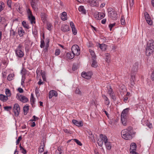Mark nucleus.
I'll return each instance as SVG.
<instances>
[{
  "instance_id": "obj_1",
  "label": "nucleus",
  "mask_w": 154,
  "mask_h": 154,
  "mask_svg": "<svg viewBox=\"0 0 154 154\" xmlns=\"http://www.w3.org/2000/svg\"><path fill=\"white\" fill-rule=\"evenodd\" d=\"M121 134L122 137L126 140H130L132 138V134H133V128L131 127H128L126 129L122 130Z\"/></svg>"
},
{
  "instance_id": "obj_2",
  "label": "nucleus",
  "mask_w": 154,
  "mask_h": 154,
  "mask_svg": "<svg viewBox=\"0 0 154 154\" xmlns=\"http://www.w3.org/2000/svg\"><path fill=\"white\" fill-rule=\"evenodd\" d=\"M128 112V108L124 109L121 114V120L122 124L126 126L127 125V116Z\"/></svg>"
},
{
  "instance_id": "obj_3",
  "label": "nucleus",
  "mask_w": 154,
  "mask_h": 154,
  "mask_svg": "<svg viewBox=\"0 0 154 154\" xmlns=\"http://www.w3.org/2000/svg\"><path fill=\"white\" fill-rule=\"evenodd\" d=\"M72 53L75 55L78 56L80 54V50L79 46L76 45H73L72 47Z\"/></svg>"
},
{
  "instance_id": "obj_4",
  "label": "nucleus",
  "mask_w": 154,
  "mask_h": 154,
  "mask_svg": "<svg viewBox=\"0 0 154 154\" xmlns=\"http://www.w3.org/2000/svg\"><path fill=\"white\" fill-rule=\"evenodd\" d=\"M22 47L21 45L19 44L15 51L16 55L19 57H22L24 55L23 52L21 50Z\"/></svg>"
},
{
  "instance_id": "obj_5",
  "label": "nucleus",
  "mask_w": 154,
  "mask_h": 154,
  "mask_svg": "<svg viewBox=\"0 0 154 154\" xmlns=\"http://www.w3.org/2000/svg\"><path fill=\"white\" fill-rule=\"evenodd\" d=\"M109 16L113 20H116L117 18V14L115 10H111L108 12Z\"/></svg>"
},
{
  "instance_id": "obj_6",
  "label": "nucleus",
  "mask_w": 154,
  "mask_h": 154,
  "mask_svg": "<svg viewBox=\"0 0 154 154\" xmlns=\"http://www.w3.org/2000/svg\"><path fill=\"white\" fill-rule=\"evenodd\" d=\"M16 97L18 100L23 103H25L28 101V99L27 98L24 96L20 94H17Z\"/></svg>"
},
{
  "instance_id": "obj_7",
  "label": "nucleus",
  "mask_w": 154,
  "mask_h": 154,
  "mask_svg": "<svg viewBox=\"0 0 154 154\" xmlns=\"http://www.w3.org/2000/svg\"><path fill=\"white\" fill-rule=\"evenodd\" d=\"M94 16L96 19L100 20L104 17L105 14L103 13L97 12L94 14Z\"/></svg>"
},
{
  "instance_id": "obj_8",
  "label": "nucleus",
  "mask_w": 154,
  "mask_h": 154,
  "mask_svg": "<svg viewBox=\"0 0 154 154\" xmlns=\"http://www.w3.org/2000/svg\"><path fill=\"white\" fill-rule=\"evenodd\" d=\"M144 15L147 23L149 25H152V22L149 14L147 12H145L144 13Z\"/></svg>"
},
{
  "instance_id": "obj_9",
  "label": "nucleus",
  "mask_w": 154,
  "mask_h": 154,
  "mask_svg": "<svg viewBox=\"0 0 154 154\" xmlns=\"http://www.w3.org/2000/svg\"><path fill=\"white\" fill-rule=\"evenodd\" d=\"M20 107L18 104H15L14 106L13 110L16 116H18L20 112Z\"/></svg>"
},
{
  "instance_id": "obj_10",
  "label": "nucleus",
  "mask_w": 154,
  "mask_h": 154,
  "mask_svg": "<svg viewBox=\"0 0 154 154\" xmlns=\"http://www.w3.org/2000/svg\"><path fill=\"white\" fill-rule=\"evenodd\" d=\"M92 74L91 72H83L82 73V76L88 79H90L91 78V76Z\"/></svg>"
},
{
  "instance_id": "obj_11",
  "label": "nucleus",
  "mask_w": 154,
  "mask_h": 154,
  "mask_svg": "<svg viewBox=\"0 0 154 154\" xmlns=\"http://www.w3.org/2000/svg\"><path fill=\"white\" fill-rule=\"evenodd\" d=\"M146 48L154 49V42L153 40H150L148 42Z\"/></svg>"
},
{
  "instance_id": "obj_12",
  "label": "nucleus",
  "mask_w": 154,
  "mask_h": 154,
  "mask_svg": "<svg viewBox=\"0 0 154 154\" xmlns=\"http://www.w3.org/2000/svg\"><path fill=\"white\" fill-rule=\"evenodd\" d=\"M38 0H32L31 2V6L32 9L35 10L37 8V4L38 3Z\"/></svg>"
},
{
  "instance_id": "obj_13",
  "label": "nucleus",
  "mask_w": 154,
  "mask_h": 154,
  "mask_svg": "<svg viewBox=\"0 0 154 154\" xmlns=\"http://www.w3.org/2000/svg\"><path fill=\"white\" fill-rule=\"evenodd\" d=\"M58 94L57 92L54 90H51L49 93L48 97L49 99H51L53 96H57Z\"/></svg>"
},
{
  "instance_id": "obj_14",
  "label": "nucleus",
  "mask_w": 154,
  "mask_h": 154,
  "mask_svg": "<svg viewBox=\"0 0 154 154\" xmlns=\"http://www.w3.org/2000/svg\"><path fill=\"white\" fill-rule=\"evenodd\" d=\"M35 17L32 15L30 10H29V20L31 24H33L35 23Z\"/></svg>"
},
{
  "instance_id": "obj_15",
  "label": "nucleus",
  "mask_w": 154,
  "mask_h": 154,
  "mask_svg": "<svg viewBox=\"0 0 154 154\" xmlns=\"http://www.w3.org/2000/svg\"><path fill=\"white\" fill-rule=\"evenodd\" d=\"M72 122L74 124L79 127L82 126L83 125L82 121H80L79 122L76 120H73L72 121Z\"/></svg>"
},
{
  "instance_id": "obj_16",
  "label": "nucleus",
  "mask_w": 154,
  "mask_h": 154,
  "mask_svg": "<svg viewBox=\"0 0 154 154\" xmlns=\"http://www.w3.org/2000/svg\"><path fill=\"white\" fill-rule=\"evenodd\" d=\"M154 51V49H152V48H146V56H149Z\"/></svg>"
},
{
  "instance_id": "obj_17",
  "label": "nucleus",
  "mask_w": 154,
  "mask_h": 154,
  "mask_svg": "<svg viewBox=\"0 0 154 154\" xmlns=\"http://www.w3.org/2000/svg\"><path fill=\"white\" fill-rule=\"evenodd\" d=\"M8 99V96L2 94H0V100L2 101L3 102H5L7 101Z\"/></svg>"
},
{
  "instance_id": "obj_18",
  "label": "nucleus",
  "mask_w": 154,
  "mask_h": 154,
  "mask_svg": "<svg viewBox=\"0 0 154 154\" xmlns=\"http://www.w3.org/2000/svg\"><path fill=\"white\" fill-rule=\"evenodd\" d=\"M137 148L136 144L134 143H133L130 145V151L132 152L133 151H136Z\"/></svg>"
},
{
  "instance_id": "obj_19",
  "label": "nucleus",
  "mask_w": 154,
  "mask_h": 154,
  "mask_svg": "<svg viewBox=\"0 0 154 154\" xmlns=\"http://www.w3.org/2000/svg\"><path fill=\"white\" fill-rule=\"evenodd\" d=\"M61 29L63 32H67L69 30V26L66 25H63L62 26Z\"/></svg>"
},
{
  "instance_id": "obj_20",
  "label": "nucleus",
  "mask_w": 154,
  "mask_h": 154,
  "mask_svg": "<svg viewBox=\"0 0 154 154\" xmlns=\"http://www.w3.org/2000/svg\"><path fill=\"white\" fill-rule=\"evenodd\" d=\"M138 63L137 62H136L133 65L131 70L134 72H136L138 69Z\"/></svg>"
},
{
  "instance_id": "obj_21",
  "label": "nucleus",
  "mask_w": 154,
  "mask_h": 154,
  "mask_svg": "<svg viewBox=\"0 0 154 154\" xmlns=\"http://www.w3.org/2000/svg\"><path fill=\"white\" fill-rule=\"evenodd\" d=\"M47 15L45 13H42L41 14V17L42 20L44 22L46 20Z\"/></svg>"
},
{
  "instance_id": "obj_22",
  "label": "nucleus",
  "mask_w": 154,
  "mask_h": 154,
  "mask_svg": "<svg viewBox=\"0 0 154 154\" xmlns=\"http://www.w3.org/2000/svg\"><path fill=\"white\" fill-rule=\"evenodd\" d=\"M61 18L62 20H65L67 19V13L65 12H62L61 15Z\"/></svg>"
},
{
  "instance_id": "obj_23",
  "label": "nucleus",
  "mask_w": 154,
  "mask_h": 154,
  "mask_svg": "<svg viewBox=\"0 0 154 154\" xmlns=\"http://www.w3.org/2000/svg\"><path fill=\"white\" fill-rule=\"evenodd\" d=\"M35 100V99L34 97L33 94H31L30 98V102L31 103V104L33 107L35 106L34 105Z\"/></svg>"
},
{
  "instance_id": "obj_24",
  "label": "nucleus",
  "mask_w": 154,
  "mask_h": 154,
  "mask_svg": "<svg viewBox=\"0 0 154 154\" xmlns=\"http://www.w3.org/2000/svg\"><path fill=\"white\" fill-rule=\"evenodd\" d=\"M100 137L101 138V140H102L103 142H104V143L108 141V139L107 137L105 135L102 134H100Z\"/></svg>"
},
{
  "instance_id": "obj_25",
  "label": "nucleus",
  "mask_w": 154,
  "mask_h": 154,
  "mask_svg": "<svg viewBox=\"0 0 154 154\" xmlns=\"http://www.w3.org/2000/svg\"><path fill=\"white\" fill-rule=\"evenodd\" d=\"M29 109V106L26 104L23 107V110L24 115H26L27 114Z\"/></svg>"
},
{
  "instance_id": "obj_26",
  "label": "nucleus",
  "mask_w": 154,
  "mask_h": 154,
  "mask_svg": "<svg viewBox=\"0 0 154 154\" xmlns=\"http://www.w3.org/2000/svg\"><path fill=\"white\" fill-rule=\"evenodd\" d=\"M107 46L104 44H100L99 47L103 51H105L106 48Z\"/></svg>"
},
{
  "instance_id": "obj_27",
  "label": "nucleus",
  "mask_w": 154,
  "mask_h": 154,
  "mask_svg": "<svg viewBox=\"0 0 154 154\" xmlns=\"http://www.w3.org/2000/svg\"><path fill=\"white\" fill-rule=\"evenodd\" d=\"M24 33V32L23 30L20 28V29H18V34L20 36H22Z\"/></svg>"
},
{
  "instance_id": "obj_28",
  "label": "nucleus",
  "mask_w": 154,
  "mask_h": 154,
  "mask_svg": "<svg viewBox=\"0 0 154 154\" xmlns=\"http://www.w3.org/2000/svg\"><path fill=\"white\" fill-rule=\"evenodd\" d=\"M97 66V62L95 59H92V62L91 64V66L94 67H96Z\"/></svg>"
},
{
  "instance_id": "obj_29",
  "label": "nucleus",
  "mask_w": 154,
  "mask_h": 154,
  "mask_svg": "<svg viewBox=\"0 0 154 154\" xmlns=\"http://www.w3.org/2000/svg\"><path fill=\"white\" fill-rule=\"evenodd\" d=\"M105 144L106 145V148L108 150H110L111 148V146L110 143L108 142V141L105 143Z\"/></svg>"
},
{
  "instance_id": "obj_30",
  "label": "nucleus",
  "mask_w": 154,
  "mask_h": 154,
  "mask_svg": "<svg viewBox=\"0 0 154 154\" xmlns=\"http://www.w3.org/2000/svg\"><path fill=\"white\" fill-rule=\"evenodd\" d=\"M66 56L68 58L72 59L74 57L75 55L73 53L71 54V53H68L66 54Z\"/></svg>"
},
{
  "instance_id": "obj_31",
  "label": "nucleus",
  "mask_w": 154,
  "mask_h": 154,
  "mask_svg": "<svg viewBox=\"0 0 154 154\" xmlns=\"http://www.w3.org/2000/svg\"><path fill=\"white\" fill-rule=\"evenodd\" d=\"M89 2H90V3L91 5L92 6H97L98 5L97 3L94 0L93 1H90Z\"/></svg>"
},
{
  "instance_id": "obj_32",
  "label": "nucleus",
  "mask_w": 154,
  "mask_h": 154,
  "mask_svg": "<svg viewBox=\"0 0 154 154\" xmlns=\"http://www.w3.org/2000/svg\"><path fill=\"white\" fill-rule=\"evenodd\" d=\"M5 94L6 95V96H8V97H10L11 96V93L10 90L8 89H6Z\"/></svg>"
},
{
  "instance_id": "obj_33",
  "label": "nucleus",
  "mask_w": 154,
  "mask_h": 154,
  "mask_svg": "<svg viewBox=\"0 0 154 154\" xmlns=\"http://www.w3.org/2000/svg\"><path fill=\"white\" fill-rule=\"evenodd\" d=\"M120 21H121V23L122 25H125V18L124 17V16H122L121 17Z\"/></svg>"
},
{
  "instance_id": "obj_34",
  "label": "nucleus",
  "mask_w": 154,
  "mask_h": 154,
  "mask_svg": "<svg viewBox=\"0 0 154 154\" xmlns=\"http://www.w3.org/2000/svg\"><path fill=\"white\" fill-rule=\"evenodd\" d=\"M14 76V74H10L8 75V76L7 77V79L8 81H10L13 79Z\"/></svg>"
},
{
  "instance_id": "obj_35",
  "label": "nucleus",
  "mask_w": 154,
  "mask_h": 154,
  "mask_svg": "<svg viewBox=\"0 0 154 154\" xmlns=\"http://www.w3.org/2000/svg\"><path fill=\"white\" fill-rule=\"evenodd\" d=\"M89 52L91 55V56L93 58V59H95L96 56L95 55L94 51L91 50H89Z\"/></svg>"
},
{
  "instance_id": "obj_36",
  "label": "nucleus",
  "mask_w": 154,
  "mask_h": 154,
  "mask_svg": "<svg viewBox=\"0 0 154 154\" xmlns=\"http://www.w3.org/2000/svg\"><path fill=\"white\" fill-rule=\"evenodd\" d=\"M22 25L23 26L27 29L29 28V26L28 24H26L25 21H23L22 22Z\"/></svg>"
},
{
  "instance_id": "obj_37",
  "label": "nucleus",
  "mask_w": 154,
  "mask_h": 154,
  "mask_svg": "<svg viewBox=\"0 0 154 154\" xmlns=\"http://www.w3.org/2000/svg\"><path fill=\"white\" fill-rule=\"evenodd\" d=\"M71 140H73L75 142H76L78 145L79 146H82V144L81 143V142L78 140L74 139H72Z\"/></svg>"
},
{
  "instance_id": "obj_38",
  "label": "nucleus",
  "mask_w": 154,
  "mask_h": 154,
  "mask_svg": "<svg viewBox=\"0 0 154 154\" xmlns=\"http://www.w3.org/2000/svg\"><path fill=\"white\" fill-rule=\"evenodd\" d=\"M97 143L98 145L100 146H102L103 144V142L101 139L98 140Z\"/></svg>"
},
{
  "instance_id": "obj_39",
  "label": "nucleus",
  "mask_w": 154,
  "mask_h": 154,
  "mask_svg": "<svg viewBox=\"0 0 154 154\" xmlns=\"http://www.w3.org/2000/svg\"><path fill=\"white\" fill-rule=\"evenodd\" d=\"M33 119H31L29 120V121H31L32 122L33 121H36L38 120L39 118L38 117H36L35 116H33Z\"/></svg>"
},
{
  "instance_id": "obj_40",
  "label": "nucleus",
  "mask_w": 154,
  "mask_h": 154,
  "mask_svg": "<svg viewBox=\"0 0 154 154\" xmlns=\"http://www.w3.org/2000/svg\"><path fill=\"white\" fill-rule=\"evenodd\" d=\"M108 93L110 96H111V95H112V94H113L112 91V89L111 86H110L109 89L108 90Z\"/></svg>"
},
{
  "instance_id": "obj_41",
  "label": "nucleus",
  "mask_w": 154,
  "mask_h": 154,
  "mask_svg": "<svg viewBox=\"0 0 154 154\" xmlns=\"http://www.w3.org/2000/svg\"><path fill=\"white\" fill-rule=\"evenodd\" d=\"M4 7V3L2 2H0V10L3 9Z\"/></svg>"
},
{
  "instance_id": "obj_42",
  "label": "nucleus",
  "mask_w": 154,
  "mask_h": 154,
  "mask_svg": "<svg viewBox=\"0 0 154 154\" xmlns=\"http://www.w3.org/2000/svg\"><path fill=\"white\" fill-rule=\"evenodd\" d=\"M75 92L76 93L79 94L81 95L82 94L81 91H80L79 89L78 88H76L75 91Z\"/></svg>"
},
{
  "instance_id": "obj_43",
  "label": "nucleus",
  "mask_w": 154,
  "mask_h": 154,
  "mask_svg": "<svg viewBox=\"0 0 154 154\" xmlns=\"http://www.w3.org/2000/svg\"><path fill=\"white\" fill-rule=\"evenodd\" d=\"M41 75L44 81H45L46 77L45 76V74L44 72H42L41 71Z\"/></svg>"
},
{
  "instance_id": "obj_44",
  "label": "nucleus",
  "mask_w": 154,
  "mask_h": 154,
  "mask_svg": "<svg viewBox=\"0 0 154 154\" xmlns=\"http://www.w3.org/2000/svg\"><path fill=\"white\" fill-rule=\"evenodd\" d=\"M116 25V23H114L112 24H110L109 26V28H110V31L112 30V29L113 27L114 26Z\"/></svg>"
},
{
  "instance_id": "obj_45",
  "label": "nucleus",
  "mask_w": 154,
  "mask_h": 154,
  "mask_svg": "<svg viewBox=\"0 0 154 154\" xmlns=\"http://www.w3.org/2000/svg\"><path fill=\"white\" fill-rule=\"evenodd\" d=\"M72 31L73 32V33L74 35H75L77 34V30L75 28V27H74L72 29Z\"/></svg>"
},
{
  "instance_id": "obj_46",
  "label": "nucleus",
  "mask_w": 154,
  "mask_h": 154,
  "mask_svg": "<svg viewBox=\"0 0 154 154\" xmlns=\"http://www.w3.org/2000/svg\"><path fill=\"white\" fill-rule=\"evenodd\" d=\"M22 139V137L21 136H20L18 138V139H17V140L16 141V145H17L19 143L20 141Z\"/></svg>"
},
{
  "instance_id": "obj_47",
  "label": "nucleus",
  "mask_w": 154,
  "mask_h": 154,
  "mask_svg": "<svg viewBox=\"0 0 154 154\" xmlns=\"http://www.w3.org/2000/svg\"><path fill=\"white\" fill-rule=\"evenodd\" d=\"M60 53V50L59 49H57L55 51V55L58 56L59 55Z\"/></svg>"
},
{
  "instance_id": "obj_48",
  "label": "nucleus",
  "mask_w": 154,
  "mask_h": 154,
  "mask_svg": "<svg viewBox=\"0 0 154 154\" xmlns=\"http://www.w3.org/2000/svg\"><path fill=\"white\" fill-rule=\"evenodd\" d=\"M4 108L6 110L9 111L12 108V107L11 106H6L4 107Z\"/></svg>"
},
{
  "instance_id": "obj_49",
  "label": "nucleus",
  "mask_w": 154,
  "mask_h": 154,
  "mask_svg": "<svg viewBox=\"0 0 154 154\" xmlns=\"http://www.w3.org/2000/svg\"><path fill=\"white\" fill-rule=\"evenodd\" d=\"M16 35V32L14 31L13 30H11L10 31V35L13 36H14Z\"/></svg>"
},
{
  "instance_id": "obj_50",
  "label": "nucleus",
  "mask_w": 154,
  "mask_h": 154,
  "mask_svg": "<svg viewBox=\"0 0 154 154\" xmlns=\"http://www.w3.org/2000/svg\"><path fill=\"white\" fill-rule=\"evenodd\" d=\"M89 137L91 138L92 142H95V141L94 138V135L92 134L89 136Z\"/></svg>"
},
{
  "instance_id": "obj_51",
  "label": "nucleus",
  "mask_w": 154,
  "mask_h": 154,
  "mask_svg": "<svg viewBox=\"0 0 154 154\" xmlns=\"http://www.w3.org/2000/svg\"><path fill=\"white\" fill-rule=\"evenodd\" d=\"M135 80L132 81L131 80V87L132 88H133L135 84Z\"/></svg>"
},
{
  "instance_id": "obj_52",
  "label": "nucleus",
  "mask_w": 154,
  "mask_h": 154,
  "mask_svg": "<svg viewBox=\"0 0 154 154\" xmlns=\"http://www.w3.org/2000/svg\"><path fill=\"white\" fill-rule=\"evenodd\" d=\"M11 0H8L7 1V4L8 6L10 8L11 7Z\"/></svg>"
},
{
  "instance_id": "obj_53",
  "label": "nucleus",
  "mask_w": 154,
  "mask_h": 154,
  "mask_svg": "<svg viewBox=\"0 0 154 154\" xmlns=\"http://www.w3.org/2000/svg\"><path fill=\"white\" fill-rule=\"evenodd\" d=\"M45 46V42L44 41L42 40L41 42V45L40 47L41 48H43Z\"/></svg>"
},
{
  "instance_id": "obj_54",
  "label": "nucleus",
  "mask_w": 154,
  "mask_h": 154,
  "mask_svg": "<svg viewBox=\"0 0 154 154\" xmlns=\"http://www.w3.org/2000/svg\"><path fill=\"white\" fill-rule=\"evenodd\" d=\"M151 79L152 81H154V69L151 75Z\"/></svg>"
},
{
  "instance_id": "obj_55",
  "label": "nucleus",
  "mask_w": 154,
  "mask_h": 154,
  "mask_svg": "<svg viewBox=\"0 0 154 154\" xmlns=\"http://www.w3.org/2000/svg\"><path fill=\"white\" fill-rule=\"evenodd\" d=\"M105 100L106 102V105H108L109 103V102L108 98L107 97H105Z\"/></svg>"
},
{
  "instance_id": "obj_56",
  "label": "nucleus",
  "mask_w": 154,
  "mask_h": 154,
  "mask_svg": "<svg viewBox=\"0 0 154 154\" xmlns=\"http://www.w3.org/2000/svg\"><path fill=\"white\" fill-rule=\"evenodd\" d=\"M131 80L132 81L135 80V76L134 74L133 75L132 73L131 74Z\"/></svg>"
},
{
  "instance_id": "obj_57",
  "label": "nucleus",
  "mask_w": 154,
  "mask_h": 154,
  "mask_svg": "<svg viewBox=\"0 0 154 154\" xmlns=\"http://www.w3.org/2000/svg\"><path fill=\"white\" fill-rule=\"evenodd\" d=\"M51 25L50 23H47V29L50 30L51 29Z\"/></svg>"
},
{
  "instance_id": "obj_58",
  "label": "nucleus",
  "mask_w": 154,
  "mask_h": 154,
  "mask_svg": "<svg viewBox=\"0 0 154 154\" xmlns=\"http://www.w3.org/2000/svg\"><path fill=\"white\" fill-rule=\"evenodd\" d=\"M70 25L72 29L75 27L72 21L70 22Z\"/></svg>"
},
{
  "instance_id": "obj_59",
  "label": "nucleus",
  "mask_w": 154,
  "mask_h": 154,
  "mask_svg": "<svg viewBox=\"0 0 154 154\" xmlns=\"http://www.w3.org/2000/svg\"><path fill=\"white\" fill-rule=\"evenodd\" d=\"M25 48L26 51L28 52L29 51V48L27 44H26Z\"/></svg>"
},
{
  "instance_id": "obj_60",
  "label": "nucleus",
  "mask_w": 154,
  "mask_h": 154,
  "mask_svg": "<svg viewBox=\"0 0 154 154\" xmlns=\"http://www.w3.org/2000/svg\"><path fill=\"white\" fill-rule=\"evenodd\" d=\"M77 69V66L76 65H73L72 67V69L73 71H75Z\"/></svg>"
},
{
  "instance_id": "obj_61",
  "label": "nucleus",
  "mask_w": 154,
  "mask_h": 154,
  "mask_svg": "<svg viewBox=\"0 0 154 154\" xmlns=\"http://www.w3.org/2000/svg\"><path fill=\"white\" fill-rule=\"evenodd\" d=\"M18 91L20 93H22L23 92V90L21 88H19L18 89Z\"/></svg>"
},
{
  "instance_id": "obj_62",
  "label": "nucleus",
  "mask_w": 154,
  "mask_h": 154,
  "mask_svg": "<svg viewBox=\"0 0 154 154\" xmlns=\"http://www.w3.org/2000/svg\"><path fill=\"white\" fill-rule=\"evenodd\" d=\"M30 123V126L32 127H34L35 126V122H32Z\"/></svg>"
},
{
  "instance_id": "obj_63",
  "label": "nucleus",
  "mask_w": 154,
  "mask_h": 154,
  "mask_svg": "<svg viewBox=\"0 0 154 154\" xmlns=\"http://www.w3.org/2000/svg\"><path fill=\"white\" fill-rule=\"evenodd\" d=\"M79 11L81 12V14H85L86 13V10H79Z\"/></svg>"
},
{
  "instance_id": "obj_64",
  "label": "nucleus",
  "mask_w": 154,
  "mask_h": 154,
  "mask_svg": "<svg viewBox=\"0 0 154 154\" xmlns=\"http://www.w3.org/2000/svg\"><path fill=\"white\" fill-rule=\"evenodd\" d=\"M131 154H138V153L136 152L135 151H133L132 152H130Z\"/></svg>"
}]
</instances>
